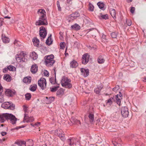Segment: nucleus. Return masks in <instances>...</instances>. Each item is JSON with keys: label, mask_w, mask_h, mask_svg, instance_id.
Listing matches in <instances>:
<instances>
[{"label": "nucleus", "mask_w": 146, "mask_h": 146, "mask_svg": "<svg viewBox=\"0 0 146 146\" xmlns=\"http://www.w3.org/2000/svg\"><path fill=\"white\" fill-rule=\"evenodd\" d=\"M27 54L23 51L18 52L15 55L16 61L19 62H26L27 61Z\"/></svg>", "instance_id": "obj_1"}, {"label": "nucleus", "mask_w": 146, "mask_h": 146, "mask_svg": "<svg viewBox=\"0 0 146 146\" xmlns=\"http://www.w3.org/2000/svg\"><path fill=\"white\" fill-rule=\"evenodd\" d=\"M54 56L52 54L45 56L44 62L47 67H50L53 65L55 62V61L54 60Z\"/></svg>", "instance_id": "obj_2"}, {"label": "nucleus", "mask_w": 146, "mask_h": 146, "mask_svg": "<svg viewBox=\"0 0 146 146\" xmlns=\"http://www.w3.org/2000/svg\"><path fill=\"white\" fill-rule=\"evenodd\" d=\"M71 80L67 77L63 76L62 78L61 84L62 86L66 88L70 89L72 88V85L71 83Z\"/></svg>", "instance_id": "obj_3"}, {"label": "nucleus", "mask_w": 146, "mask_h": 146, "mask_svg": "<svg viewBox=\"0 0 146 146\" xmlns=\"http://www.w3.org/2000/svg\"><path fill=\"white\" fill-rule=\"evenodd\" d=\"M48 24L46 16H43V17H40L39 20L35 23V25L36 26L41 25H46Z\"/></svg>", "instance_id": "obj_4"}, {"label": "nucleus", "mask_w": 146, "mask_h": 146, "mask_svg": "<svg viewBox=\"0 0 146 146\" xmlns=\"http://www.w3.org/2000/svg\"><path fill=\"white\" fill-rule=\"evenodd\" d=\"M1 106L5 109L13 110L15 109V105L10 102H5L2 104Z\"/></svg>", "instance_id": "obj_5"}, {"label": "nucleus", "mask_w": 146, "mask_h": 146, "mask_svg": "<svg viewBox=\"0 0 146 146\" xmlns=\"http://www.w3.org/2000/svg\"><path fill=\"white\" fill-rule=\"evenodd\" d=\"M47 31L44 26H41L39 28V35L42 40L44 39L46 36Z\"/></svg>", "instance_id": "obj_6"}, {"label": "nucleus", "mask_w": 146, "mask_h": 146, "mask_svg": "<svg viewBox=\"0 0 146 146\" xmlns=\"http://www.w3.org/2000/svg\"><path fill=\"white\" fill-rule=\"evenodd\" d=\"M38 84L42 90H44L46 88V82L45 79L43 78H41L38 80Z\"/></svg>", "instance_id": "obj_7"}, {"label": "nucleus", "mask_w": 146, "mask_h": 146, "mask_svg": "<svg viewBox=\"0 0 146 146\" xmlns=\"http://www.w3.org/2000/svg\"><path fill=\"white\" fill-rule=\"evenodd\" d=\"M17 119V118L15 115L11 113L9 114L7 121L9 120L10 123L12 124H15Z\"/></svg>", "instance_id": "obj_8"}, {"label": "nucleus", "mask_w": 146, "mask_h": 146, "mask_svg": "<svg viewBox=\"0 0 146 146\" xmlns=\"http://www.w3.org/2000/svg\"><path fill=\"white\" fill-rule=\"evenodd\" d=\"M121 113L122 117H127L129 115V111L127 107H122L121 108Z\"/></svg>", "instance_id": "obj_9"}, {"label": "nucleus", "mask_w": 146, "mask_h": 146, "mask_svg": "<svg viewBox=\"0 0 146 146\" xmlns=\"http://www.w3.org/2000/svg\"><path fill=\"white\" fill-rule=\"evenodd\" d=\"M9 113H3L0 114V122L3 123L6 120L8 121Z\"/></svg>", "instance_id": "obj_10"}, {"label": "nucleus", "mask_w": 146, "mask_h": 146, "mask_svg": "<svg viewBox=\"0 0 146 146\" xmlns=\"http://www.w3.org/2000/svg\"><path fill=\"white\" fill-rule=\"evenodd\" d=\"M52 74H54V77H51L49 80L50 82L52 84H55L56 83V68H54L53 70L52 71Z\"/></svg>", "instance_id": "obj_11"}, {"label": "nucleus", "mask_w": 146, "mask_h": 146, "mask_svg": "<svg viewBox=\"0 0 146 146\" xmlns=\"http://www.w3.org/2000/svg\"><path fill=\"white\" fill-rule=\"evenodd\" d=\"M90 56L88 54H85L82 56V63L86 64L89 61Z\"/></svg>", "instance_id": "obj_12"}, {"label": "nucleus", "mask_w": 146, "mask_h": 146, "mask_svg": "<svg viewBox=\"0 0 146 146\" xmlns=\"http://www.w3.org/2000/svg\"><path fill=\"white\" fill-rule=\"evenodd\" d=\"M81 74L84 77L87 76L89 74V70L88 69H85L83 68L80 69Z\"/></svg>", "instance_id": "obj_13"}, {"label": "nucleus", "mask_w": 146, "mask_h": 146, "mask_svg": "<svg viewBox=\"0 0 146 146\" xmlns=\"http://www.w3.org/2000/svg\"><path fill=\"white\" fill-rule=\"evenodd\" d=\"M34 120V119L33 117H29L27 114H25L24 115V122H31L33 121Z\"/></svg>", "instance_id": "obj_14"}, {"label": "nucleus", "mask_w": 146, "mask_h": 146, "mask_svg": "<svg viewBox=\"0 0 146 146\" xmlns=\"http://www.w3.org/2000/svg\"><path fill=\"white\" fill-rule=\"evenodd\" d=\"M122 94L120 92H119V94H117L116 96V102L119 105H120L121 101Z\"/></svg>", "instance_id": "obj_15"}, {"label": "nucleus", "mask_w": 146, "mask_h": 146, "mask_svg": "<svg viewBox=\"0 0 146 146\" xmlns=\"http://www.w3.org/2000/svg\"><path fill=\"white\" fill-rule=\"evenodd\" d=\"M15 92L14 90H11L6 89L5 91V94L7 96L11 97L13 96L15 94Z\"/></svg>", "instance_id": "obj_16"}, {"label": "nucleus", "mask_w": 146, "mask_h": 146, "mask_svg": "<svg viewBox=\"0 0 146 146\" xmlns=\"http://www.w3.org/2000/svg\"><path fill=\"white\" fill-rule=\"evenodd\" d=\"M38 70L37 65L34 64L33 65L31 68V71L33 74H35Z\"/></svg>", "instance_id": "obj_17"}, {"label": "nucleus", "mask_w": 146, "mask_h": 146, "mask_svg": "<svg viewBox=\"0 0 146 146\" xmlns=\"http://www.w3.org/2000/svg\"><path fill=\"white\" fill-rule=\"evenodd\" d=\"M37 13L40 17H43V16H46V12L44 9H39L37 11Z\"/></svg>", "instance_id": "obj_18"}, {"label": "nucleus", "mask_w": 146, "mask_h": 146, "mask_svg": "<svg viewBox=\"0 0 146 146\" xmlns=\"http://www.w3.org/2000/svg\"><path fill=\"white\" fill-rule=\"evenodd\" d=\"M3 91L2 86L0 84V103L3 102L4 101L3 95L2 94Z\"/></svg>", "instance_id": "obj_19"}, {"label": "nucleus", "mask_w": 146, "mask_h": 146, "mask_svg": "<svg viewBox=\"0 0 146 146\" xmlns=\"http://www.w3.org/2000/svg\"><path fill=\"white\" fill-rule=\"evenodd\" d=\"M103 87V86L102 85V84H100L97 86L96 88H95L94 90V92L96 94H99Z\"/></svg>", "instance_id": "obj_20"}, {"label": "nucleus", "mask_w": 146, "mask_h": 146, "mask_svg": "<svg viewBox=\"0 0 146 146\" xmlns=\"http://www.w3.org/2000/svg\"><path fill=\"white\" fill-rule=\"evenodd\" d=\"M64 90L62 88H60L57 92L56 95L59 97H61L64 94Z\"/></svg>", "instance_id": "obj_21"}, {"label": "nucleus", "mask_w": 146, "mask_h": 146, "mask_svg": "<svg viewBox=\"0 0 146 146\" xmlns=\"http://www.w3.org/2000/svg\"><path fill=\"white\" fill-rule=\"evenodd\" d=\"M51 36L52 35L50 34L46 40V43L49 46L52 44L53 40L51 39Z\"/></svg>", "instance_id": "obj_22"}, {"label": "nucleus", "mask_w": 146, "mask_h": 146, "mask_svg": "<svg viewBox=\"0 0 146 146\" xmlns=\"http://www.w3.org/2000/svg\"><path fill=\"white\" fill-rule=\"evenodd\" d=\"M80 14L77 12H75L71 14L70 16V18L72 20L75 19L76 18L79 17Z\"/></svg>", "instance_id": "obj_23"}, {"label": "nucleus", "mask_w": 146, "mask_h": 146, "mask_svg": "<svg viewBox=\"0 0 146 146\" xmlns=\"http://www.w3.org/2000/svg\"><path fill=\"white\" fill-rule=\"evenodd\" d=\"M78 66V63L76 61L74 60H73L70 62V66L71 68H76Z\"/></svg>", "instance_id": "obj_24"}, {"label": "nucleus", "mask_w": 146, "mask_h": 146, "mask_svg": "<svg viewBox=\"0 0 146 146\" xmlns=\"http://www.w3.org/2000/svg\"><path fill=\"white\" fill-rule=\"evenodd\" d=\"M15 144H17L19 146H26V142L25 141H17Z\"/></svg>", "instance_id": "obj_25"}, {"label": "nucleus", "mask_w": 146, "mask_h": 146, "mask_svg": "<svg viewBox=\"0 0 146 146\" xmlns=\"http://www.w3.org/2000/svg\"><path fill=\"white\" fill-rule=\"evenodd\" d=\"M105 61L104 58L102 56H99L98 58V62L99 64L104 63Z\"/></svg>", "instance_id": "obj_26"}, {"label": "nucleus", "mask_w": 146, "mask_h": 146, "mask_svg": "<svg viewBox=\"0 0 146 146\" xmlns=\"http://www.w3.org/2000/svg\"><path fill=\"white\" fill-rule=\"evenodd\" d=\"M2 38L3 42L5 43H8L10 41V39L9 38L6 37L3 34L2 35Z\"/></svg>", "instance_id": "obj_27"}, {"label": "nucleus", "mask_w": 146, "mask_h": 146, "mask_svg": "<svg viewBox=\"0 0 146 146\" xmlns=\"http://www.w3.org/2000/svg\"><path fill=\"white\" fill-rule=\"evenodd\" d=\"M70 28L71 29H74L75 30H78L80 28V26L78 24L76 23L74 25H72Z\"/></svg>", "instance_id": "obj_28"}, {"label": "nucleus", "mask_w": 146, "mask_h": 146, "mask_svg": "<svg viewBox=\"0 0 146 146\" xmlns=\"http://www.w3.org/2000/svg\"><path fill=\"white\" fill-rule=\"evenodd\" d=\"M97 4L100 9L103 10L105 9L106 8L104 6V4L103 3L99 2L97 3Z\"/></svg>", "instance_id": "obj_29"}, {"label": "nucleus", "mask_w": 146, "mask_h": 146, "mask_svg": "<svg viewBox=\"0 0 146 146\" xmlns=\"http://www.w3.org/2000/svg\"><path fill=\"white\" fill-rule=\"evenodd\" d=\"M110 15L114 19H115L116 18V12L115 10L113 9H111L110 10Z\"/></svg>", "instance_id": "obj_30"}, {"label": "nucleus", "mask_w": 146, "mask_h": 146, "mask_svg": "<svg viewBox=\"0 0 146 146\" xmlns=\"http://www.w3.org/2000/svg\"><path fill=\"white\" fill-rule=\"evenodd\" d=\"M31 77H29V78L27 77H26L25 78L23 79V82L24 83L29 84H30L31 82Z\"/></svg>", "instance_id": "obj_31"}, {"label": "nucleus", "mask_w": 146, "mask_h": 146, "mask_svg": "<svg viewBox=\"0 0 146 146\" xmlns=\"http://www.w3.org/2000/svg\"><path fill=\"white\" fill-rule=\"evenodd\" d=\"M33 41L35 46H38L39 44V41L38 39L36 38H34L33 40Z\"/></svg>", "instance_id": "obj_32"}, {"label": "nucleus", "mask_w": 146, "mask_h": 146, "mask_svg": "<svg viewBox=\"0 0 146 146\" xmlns=\"http://www.w3.org/2000/svg\"><path fill=\"white\" fill-rule=\"evenodd\" d=\"M3 79L8 82L11 81V76L9 74H5L3 76Z\"/></svg>", "instance_id": "obj_33"}, {"label": "nucleus", "mask_w": 146, "mask_h": 146, "mask_svg": "<svg viewBox=\"0 0 146 146\" xmlns=\"http://www.w3.org/2000/svg\"><path fill=\"white\" fill-rule=\"evenodd\" d=\"M75 140V139L74 138H71L68 140V142L69 143V145L71 146L74 145V142Z\"/></svg>", "instance_id": "obj_34"}, {"label": "nucleus", "mask_w": 146, "mask_h": 146, "mask_svg": "<svg viewBox=\"0 0 146 146\" xmlns=\"http://www.w3.org/2000/svg\"><path fill=\"white\" fill-rule=\"evenodd\" d=\"M70 120L71 122L73 124L75 123L77 125L80 124V122L79 120L76 119H74V118H72Z\"/></svg>", "instance_id": "obj_35"}, {"label": "nucleus", "mask_w": 146, "mask_h": 146, "mask_svg": "<svg viewBox=\"0 0 146 146\" xmlns=\"http://www.w3.org/2000/svg\"><path fill=\"white\" fill-rule=\"evenodd\" d=\"M88 117L89 119L90 122V123L93 122L94 120V115L92 113H90L88 115Z\"/></svg>", "instance_id": "obj_36"}, {"label": "nucleus", "mask_w": 146, "mask_h": 146, "mask_svg": "<svg viewBox=\"0 0 146 146\" xmlns=\"http://www.w3.org/2000/svg\"><path fill=\"white\" fill-rule=\"evenodd\" d=\"M46 98L47 99V103L48 104H50L53 102L54 99V98L53 97H49V98L47 97H46Z\"/></svg>", "instance_id": "obj_37"}, {"label": "nucleus", "mask_w": 146, "mask_h": 146, "mask_svg": "<svg viewBox=\"0 0 146 146\" xmlns=\"http://www.w3.org/2000/svg\"><path fill=\"white\" fill-rule=\"evenodd\" d=\"M31 56L33 60H35L38 58V55L35 52H33L32 53Z\"/></svg>", "instance_id": "obj_38"}, {"label": "nucleus", "mask_w": 146, "mask_h": 146, "mask_svg": "<svg viewBox=\"0 0 146 146\" xmlns=\"http://www.w3.org/2000/svg\"><path fill=\"white\" fill-rule=\"evenodd\" d=\"M99 17L100 19H105L106 20L108 19L109 17L108 16L107 14L101 15Z\"/></svg>", "instance_id": "obj_39"}, {"label": "nucleus", "mask_w": 146, "mask_h": 146, "mask_svg": "<svg viewBox=\"0 0 146 146\" xmlns=\"http://www.w3.org/2000/svg\"><path fill=\"white\" fill-rule=\"evenodd\" d=\"M58 135L60 138H61V139L62 141H65V138H64V135L63 132L58 134Z\"/></svg>", "instance_id": "obj_40"}, {"label": "nucleus", "mask_w": 146, "mask_h": 146, "mask_svg": "<svg viewBox=\"0 0 146 146\" xmlns=\"http://www.w3.org/2000/svg\"><path fill=\"white\" fill-rule=\"evenodd\" d=\"M94 7L93 5L91 3H89L88 6L89 10L91 11H94Z\"/></svg>", "instance_id": "obj_41"}, {"label": "nucleus", "mask_w": 146, "mask_h": 146, "mask_svg": "<svg viewBox=\"0 0 146 146\" xmlns=\"http://www.w3.org/2000/svg\"><path fill=\"white\" fill-rule=\"evenodd\" d=\"M25 99L27 100H29L31 98V96L30 93H27L25 95Z\"/></svg>", "instance_id": "obj_42"}, {"label": "nucleus", "mask_w": 146, "mask_h": 146, "mask_svg": "<svg viewBox=\"0 0 146 146\" xmlns=\"http://www.w3.org/2000/svg\"><path fill=\"white\" fill-rule=\"evenodd\" d=\"M59 87V86H57L54 87L53 88H50V91L52 92H54L57 90Z\"/></svg>", "instance_id": "obj_43"}, {"label": "nucleus", "mask_w": 146, "mask_h": 146, "mask_svg": "<svg viewBox=\"0 0 146 146\" xmlns=\"http://www.w3.org/2000/svg\"><path fill=\"white\" fill-rule=\"evenodd\" d=\"M36 85H35L33 86H31V88H30V90L31 91H32L34 92L36 90Z\"/></svg>", "instance_id": "obj_44"}, {"label": "nucleus", "mask_w": 146, "mask_h": 146, "mask_svg": "<svg viewBox=\"0 0 146 146\" xmlns=\"http://www.w3.org/2000/svg\"><path fill=\"white\" fill-rule=\"evenodd\" d=\"M23 109L25 112L24 115H25V114H27V111H28V110L27 109V107L25 105L23 106Z\"/></svg>", "instance_id": "obj_45"}, {"label": "nucleus", "mask_w": 146, "mask_h": 146, "mask_svg": "<svg viewBox=\"0 0 146 146\" xmlns=\"http://www.w3.org/2000/svg\"><path fill=\"white\" fill-rule=\"evenodd\" d=\"M126 22L128 26H130L132 24L131 21L130 19H127L126 20Z\"/></svg>", "instance_id": "obj_46"}, {"label": "nucleus", "mask_w": 146, "mask_h": 146, "mask_svg": "<svg viewBox=\"0 0 146 146\" xmlns=\"http://www.w3.org/2000/svg\"><path fill=\"white\" fill-rule=\"evenodd\" d=\"M117 35V33H116L113 32L111 33V37L113 38H115L116 37Z\"/></svg>", "instance_id": "obj_47"}, {"label": "nucleus", "mask_w": 146, "mask_h": 146, "mask_svg": "<svg viewBox=\"0 0 146 146\" xmlns=\"http://www.w3.org/2000/svg\"><path fill=\"white\" fill-rule=\"evenodd\" d=\"M7 68L9 71H13L15 67L12 65H10L7 66Z\"/></svg>", "instance_id": "obj_48"}, {"label": "nucleus", "mask_w": 146, "mask_h": 146, "mask_svg": "<svg viewBox=\"0 0 146 146\" xmlns=\"http://www.w3.org/2000/svg\"><path fill=\"white\" fill-rule=\"evenodd\" d=\"M119 88V86H116L115 87L113 88V90L114 92H116L117 91V90Z\"/></svg>", "instance_id": "obj_49"}, {"label": "nucleus", "mask_w": 146, "mask_h": 146, "mask_svg": "<svg viewBox=\"0 0 146 146\" xmlns=\"http://www.w3.org/2000/svg\"><path fill=\"white\" fill-rule=\"evenodd\" d=\"M57 5L58 10L60 11H61V9L60 6V3L58 1L57 2Z\"/></svg>", "instance_id": "obj_50"}, {"label": "nucleus", "mask_w": 146, "mask_h": 146, "mask_svg": "<svg viewBox=\"0 0 146 146\" xmlns=\"http://www.w3.org/2000/svg\"><path fill=\"white\" fill-rule=\"evenodd\" d=\"M64 42H61L60 43V48L64 49L65 46H64Z\"/></svg>", "instance_id": "obj_51"}, {"label": "nucleus", "mask_w": 146, "mask_h": 146, "mask_svg": "<svg viewBox=\"0 0 146 146\" xmlns=\"http://www.w3.org/2000/svg\"><path fill=\"white\" fill-rule=\"evenodd\" d=\"M113 100V98H110L109 100H107V103H109L110 104H112V100Z\"/></svg>", "instance_id": "obj_52"}, {"label": "nucleus", "mask_w": 146, "mask_h": 146, "mask_svg": "<svg viewBox=\"0 0 146 146\" xmlns=\"http://www.w3.org/2000/svg\"><path fill=\"white\" fill-rule=\"evenodd\" d=\"M44 74L45 76H48L49 75V72L46 70H44Z\"/></svg>", "instance_id": "obj_53"}, {"label": "nucleus", "mask_w": 146, "mask_h": 146, "mask_svg": "<svg viewBox=\"0 0 146 146\" xmlns=\"http://www.w3.org/2000/svg\"><path fill=\"white\" fill-rule=\"evenodd\" d=\"M135 10V8L133 7H131L130 12L132 13H133Z\"/></svg>", "instance_id": "obj_54"}, {"label": "nucleus", "mask_w": 146, "mask_h": 146, "mask_svg": "<svg viewBox=\"0 0 146 146\" xmlns=\"http://www.w3.org/2000/svg\"><path fill=\"white\" fill-rule=\"evenodd\" d=\"M40 123L39 122H38L36 123H35L34 125H32V124H31V125H32L34 127L35 126H38L40 124Z\"/></svg>", "instance_id": "obj_55"}, {"label": "nucleus", "mask_w": 146, "mask_h": 146, "mask_svg": "<svg viewBox=\"0 0 146 146\" xmlns=\"http://www.w3.org/2000/svg\"><path fill=\"white\" fill-rule=\"evenodd\" d=\"M29 142L31 144L29 145L30 146H33V141L32 140H30L29 141Z\"/></svg>", "instance_id": "obj_56"}, {"label": "nucleus", "mask_w": 146, "mask_h": 146, "mask_svg": "<svg viewBox=\"0 0 146 146\" xmlns=\"http://www.w3.org/2000/svg\"><path fill=\"white\" fill-rule=\"evenodd\" d=\"M1 134L2 136H3L7 134V133L4 131L2 132L1 133Z\"/></svg>", "instance_id": "obj_57"}, {"label": "nucleus", "mask_w": 146, "mask_h": 146, "mask_svg": "<svg viewBox=\"0 0 146 146\" xmlns=\"http://www.w3.org/2000/svg\"><path fill=\"white\" fill-rule=\"evenodd\" d=\"M8 68H4L3 70V72H6L8 70Z\"/></svg>", "instance_id": "obj_58"}, {"label": "nucleus", "mask_w": 146, "mask_h": 146, "mask_svg": "<svg viewBox=\"0 0 146 146\" xmlns=\"http://www.w3.org/2000/svg\"><path fill=\"white\" fill-rule=\"evenodd\" d=\"M113 144L115 146H122V145L119 143L118 144L115 143V144L114 143Z\"/></svg>", "instance_id": "obj_59"}, {"label": "nucleus", "mask_w": 146, "mask_h": 146, "mask_svg": "<svg viewBox=\"0 0 146 146\" xmlns=\"http://www.w3.org/2000/svg\"><path fill=\"white\" fill-rule=\"evenodd\" d=\"M72 0H67L66 3H67L70 4Z\"/></svg>", "instance_id": "obj_60"}, {"label": "nucleus", "mask_w": 146, "mask_h": 146, "mask_svg": "<svg viewBox=\"0 0 146 146\" xmlns=\"http://www.w3.org/2000/svg\"><path fill=\"white\" fill-rule=\"evenodd\" d=\"M24 127H25V126H23V125H22V126H19V127H16L15 129H20V128H24Z\"/></svg>", "instance_id": "obj_61"}, {"label": "nucleus", "mask_w": 146, "mask_h": 146, "mask_svg": "<svg viewBox=\"0 0 146 146\" xmlns=\"http://www.w3.org/2000/svg\"><path fill=\"white\" fill-rule=\"evenodd\" d=\"M4 12L5 14H7V13L8 12L7 10L6 9H5L4 10Z\"/></svg>", "instance_id": "obj_62"}, {"label": "nucleus", "mask_w": 146, "mask_h": 146, "mask_svg": "<svg viewBox=\"0 0 146 146\" xmlns=\"http://www.w3.org/2000/svg\"><path fill=\"white\" fill-rule=\"evenodd\" d=\"M18 42V41L17 40H15L14 41V43L15 44H16L17 42Z\"/></svg>", "instance_id": "obj_63"}, {"label": "nucleus", "mask_w": 146, "mask_h": 146, "mask_svg": "<svg viewBox=\"0 0 146 146\" xmlns=\"http://www.w3.org/2000/svg\"><path fill=\"white\" fill-rule=\"evenodd\" d=\"M142 80L143 82H146V78H143Z\"/></svg>", "instance_id": "obj_64"}]
</instances>
